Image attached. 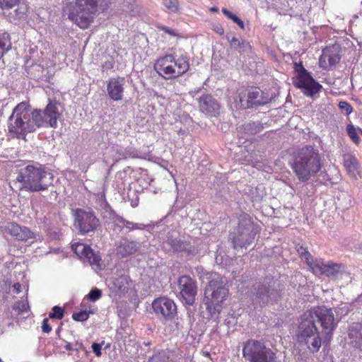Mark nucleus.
Instances as JSON below:
<instances>
[{
	"mask_svg": "<svg viewBox=\"0 0 362 362\" xmlns=\"http://www.w3.org/2000/svg\"><path fill=\"white\" fill-rule=\"evenodd\" d=\"M357 300L362 301V294L358 297Z\"/></svg>",
	"mask_w": 362,
	"mask_h": 362,
	"instance_id": "052dcab7",
	"label": "nucleus"
},
{
	"mask_svg": "<svg viewBox=\"0 0 362 362\" xmlns=\"http://www.w3.org/2000/svg\"><path fill=\"white\" fill-rule=\"evenodd\" d=\"M69 355L74 356V358H79L81 357L80 353L76 354V352H73V351H71V353H70Z\"/></svg>",
	"mask_w": 362,
	"mask_h": 362,
	"instance_id": "13d9d810",
	"label": "nucleus"
},
{
	"mask_svg": "<svg viewBox=\"0 0 362 362\" xmlns=\"http://www.w3.org/2000/svg\"><path fill=\"white\" fill-rule=\"evenodd\" d=\"M112 151L116 153L115 161L121 159H126L129 157H135V152L132 148H124L120 146H115L112 147Z\"/></svg>",
	"mask_w": 362,
	"mask_h": 362,
	"instance_id": "c756f323",
	"label": "nucleus"
},
{
	"mask_svg": "<svg viewBox=\"0 0 362 362\" xmlns=\"http://www.w3.org/2000/svg\"><path fill=\"white\" fill-rule=\"evenodd\" d=\"M346 132L354 144H358L360 143L358 133L362 134V129L361 128H356L352 124H349L346 126Z\"/></svg>",
	"mask_w": 362,
	"mask_h": 362,
	"instance_id": "2f4dec72",
	"label": "nucleus"
},
{
	"mask_svg": "<svg viewBox=\"0 0 362 362\" xmlns=\"http://www.w3.org/2000/svg\"><path fill=\"white\" fill-rule=\"evenodd\" d=\"M189 68L187 56L181 55L175 59L172 54L158 58L153 66L157 74L165 79L175 78L185 74Z\"/></svg>",
	"mask_w": 362,
	"mask_h": 362,
	"instance_id": "1a4fd4ad",
	"label": "nucleus"
},
{
	"mask_svg": "<svg viewBox=\"0 0 362 362\" xmlns=\"http://www.w3.org/2000/svg\"><path fill=\"white\" fill-rule=\"evenodd\" d=\"M264 124L259 121L248 122L238 127V132L246 136L255 135L264 129Z\"/></svg>",
	"mask_w": 362,
	"mask_h": 362,
	"instance_id": "bb28decb",
	"label": "nucleus"
},
{
	"mask_svg": "<svg viewBox=\"0 0 362 362\" xmlns=\"http://www.w3.org/2000/svg\"><path fill=\"white\" fill-rule=\"evenodd\" d=\"M64 310L62 307L55 305L52 308V310L49 314V317L51 319L62 320L64 317Z\"/></svg>",
	"mask_w": 362,
	"mask_h": 362,
	"instance_id": "79ce46f5",
	"label": "nucleus"
},
{
	"mask_svg": "<svg viewBox=\"0 0 362 362\" xmlns=\"http://www.w3.org/2000/svg\"><path fill=\"white\" fill-rule=\"evenodd\" d=\"M142 245V243L133 240L129 236H122L115 243L117 255L122 258L136 254L140 250Z\"/></svg>",
	"mask_w": 362,
	"mask_h": 362,
	"instance_id": "a211bd4d",
	"label": "nucleus"
},
{
	"mask_svg": "<svg viewBox=\"0 0 362 362\" xmlns=\"http://www.w3.org/2000/svg\"><path fill=\"white\" fill-rule=\"evenodd\" d=\"M42 330L45 333H49L52 330V327L48 324L47 318H45L42 321Z\"/></svg>",
	"mask_w": 362,
	"mask_h": 362,
	"instance_id": "3c124183",
	"label": "nucleus"
},
{
	"mask_svg": "<svg viewBox=\"0 0 362 362\" xmlns=\"http://www.w3.org/2000/svg\"><path fill=\"white\" fill-rule=\"evenodd\" d=\"M348 340L350 346L362 351V322L353 323L349 327Z\"/></svg>",
	"mask_w": 362,
	"mask_h": 362,
	"instance_id": "393cba45",
	"label": "nucleus"
},
{
	"mask_svg": "<svg viewBox=\"0 0 362 362\" xmlns=\"http://www.w3.org/2000/svg\"><path fill=\"white\" fill-rule=\"evenodd\" d=\"M344 166L349 172H354L357 169V162L351 156H346L344 159Z\"/></svg>",
	"mask_w": 362,
	"mask_h": 362,
	"instance_id": "58836bf2",
	"label": "nucleus"
},
{
	"mask_svg": "<svg viewBox=\"0 0 362 362\" xmlns=\"http://www.w3.org/2000/svg\"><path fill=\"white\" fill-rule=\"evenodd\" d=\"M39 121L40 119H36L34 110H32L27 103H20L15 107L8 118V132L13 138L25 139L28 133L33 132L38 128L37 122Z\"/></svg>",
	"mask_w": 362,
	"mask_h": 362,
	"instance_id": "7ed1b4c3",
	"label": "nucleus"
},
{
	"mask_svg": "<svg viewBox=\"0 0 362 362\" xmlns=\"http://www.w3.org/2000/svg\"><path fill=\"white\" fill-rule=\"evenodd\" d=\"M223 13L227 16L228 18L231 19L234 23L238 24L242 29L245 28V25L243 21L239 18L236 15L233 14L232 12L228 11L226 8H222Z\"/></svg>",
	"mask_w": 362,
	"mask_h": 362,
	"instance_id": "ea45409f",
	"label": "nucleus"
},
{
	"mask_svg": "<svg viewBox=\"0 0 362 362\" xmlns=\"http://www.w3.org/2000/svg\"><path fill=\"white\" fill-rule=\"evenodd\" d=\"M281 297L280 284L274 279L266 278L253 286L250 298L255 308H263L279 300Z\"/></svg>",
	"mask_w": 362,
	"mask_h": 362,
	"instance_id": "6e6552de",
	"label": "nucleus"
},
{
	"mask_svg": "<svg viewBox=\"0 0 362 362\" xmlns=\"http://www.w3.org/2000/svg\"><path fill=\"white\" fill-rule=\"evenodd\" d=\"M74 226L81 234L94 231L100 226V221L90 210L76 209L74 211Z\"/></svg>",
	"mask_w": 362,
	"mask_h": 362,
	"instance_id": "f8f14e48",
	"label": "nucleus"
},
{
	"mask_svg": "<svg viewBox=\"0 0 362 362\" xmlns=\"http://www.w3.org/2000/svg\"><path fill=\"white\" fill-rule=\"evenodd\" d=\"M152 308L158 317H163L166 320H172L177 312L174 301L165 297L154 300Z\"/></svg>",
	"mask_w": 362,
	"mask_h": 362,
	"instance_id": "f3484780",
	"label": "nucleus"
},
{
	"mask_svg": "<svg viewBox=\"0 0 362 362\" xmlns=\"http://www.w3.org/2000/svg\"><path fill=\"white\" fill-rule=\"evenodd\" d=\"M95 309H90V308L88 310H81L78 313H74L72 315V318L74 320L77 321V322H84L88 319L90 314H93V313H95Z\"/></svg>",
	"mask_w": 362,
	"mask_h": 362,
	"instance_id": "f704fd0d",
	"label": "nucleus"
},
{
	"mask_svg": "<svg viewBox=\"0 0 362 362\" xmlns=\"http://www.w3.org/2000/svg\"><path fill=\"white\" fill-rule=\"evenodd\" d=\"M211 11H213V12H216L218 11V8L216 7H212L211 8Z\"/></svg>",
	"mask_w": 362,
	"mask_h": 362,
	"instance_id": "bf43d9fd",
	"label": "nucleus"
},
{
	"mask_svg": "<svg viewBox=\"0 0 362 362\" xmlns=\"http://www.w3.org/2000/svg\"><path fill=\"white\" fill-rule=\"evenodd\" d=\"M13 288H14V289L16 291V293H19L21 291V285L20 284H18V283L15 284L13 285Z\"/></svg>",
	"mask_w": 362,
	"mask_h": 362,
	"instance_id": "4d7b16f0",
	"label": "nucleus"
},
{
	"mask_svg": "<svg viewBox=\"0 0 362 362\" xmlns=\"http://www.w3.org/2000/svg\"><path fill=\"white\" fill-rule=\"evenodd\" d=\"M259 232V226L252 221L248 214H243L239 217L238 226L230 233L229 240H231L234 249H247L254 243Z\"/></svg>",
	"mask_w": 362,
	"mask_h": 362,
	"instance_id": "0eeeda50",
	"label": "nucleus"
},
{
	"mask_svg": "<svg viewBox=\"0 0 362 362\" xmlns=\"http://www.w3.org/2000/svg\"><path fill=\"white\" fill-rule=\"evenodd\" d=\"M163 248L168 252H186L188 254L192 252V247L189 243L171 235H168L166 240L164 241Z\"/></svg>",
	"mask_w": 362,
	"mask_h": 362,
	"instance_id": "4be33fe9",
	"label": "nucleus"
},
{
	"mask_svg": "<svg viewBox=\"0 0 362 362\" xmlns=\"http://www.w3.org/2000/svg\"><path fill=\"white\" fill-rule=\"evenodd\" d=\"M16 6L17 7L13 11L8 12V14H6V12H4L7 19L11 23H16V21L25 18L26 15V6L18 5V4Z\"/></svg>",
	"mask_w": 362,
	"mask_h": 362,
	"instance_id": "cd10ccee",
	"label": "nucleus"
},
{
	"mask_svg": "<svg viewBox=\"0 0 362 362\" xmlns=\"http://www.w3.org/2000/svg\"><path fill=\"white\" fill-rule=\"evenodd\" d=\"M92 349H93V351L95 354V355L97 356H101L102 353H101V344H100L94 342L92 344Z\"/></svg>",
	"mask_w": 362,
	"mask_h": 362,
	"instance_id": "603ef678",
	"label": "nucleus"
},
{
	"mask_svg": "<svg viewBox=\"0 0 362 362\" xmlns=\"http://www.w3.org/2000/svg\"><path fill=\"white\" fill-rule=\"evenodd\" d=\"M19 0H0V9L4 11H10L18 4Z\"/></svg>",
	"mask_w": 362,
	"mask_h": 362,
	"instance_id": "a19ab883",
	"label": "nucleus"
},
{
	"mask_svg": "<svg viewBox=\"0 0 362 362\" xmlns=\"http://www.w3.org/2000/svg\"><path fill=\"white\" fill-rule=\"evenodd\" d=\"M133 172V169L129 166H127L123 170L118 171L115 177L116 186L119 188L124 186V183L130 179V175Z\"/></svg>",
	"mask_w": 362,
	"mask_h": 362,
	"instance_id": "c85d7f7f",
	"label": "nucleus"
},
{
	"mask_svg": "<svg viewBox=\"0 0 362 362\" xmlns=\"http://www.w3.org/2000/svg\"><path fill=\"white\" fill-rule=\"evenodd\" d=\"M124 78L117 76L110 78L107 84V95L115 101L121 100L123 98Z\"/></svg>",
	"mask_w": 362,
	"mask_h": 362,
	"instance_id": "aec40b11",
	"label": "nucleus"
},
{
	"mask_svg": "<svg viewBox=\"0 0 362 362\" xmlns=\"http://www.w3.org/2000/svg\"><path fill=\"white\" fill-rule=\"evenodd\" d=\"M294 69L298 76L293 84L301 89L305 95L312 97L322 89V86L312 77L301 63H295Z\"/></svg>",
	"mask_w": 362,
	"mask_h": 362,
	"instance_id": "9b49d317",
	"label": "nucleus"
},
{
	"mask_svg": "<svg viewBox=\"0 0 362 362\" xmlns=\"http://www.w3.org/2000/svg\"><path fill=\"white\" fill-rule=\"evenodd\" d=\"M271 97L258 87H249L239 96L240 107L243 109L264 105L269 103Z\"/></svg>",
	"mask_w": 362,
	"mask_h": 362,
	"instance_id": "4468645a",
	"label": "nucleus"
},
{
	"mask_svg": "<svg viewBox=\"0 0 362 362\" xmlns=\"http://www.w3.org/2000/svg\"><path fill=\"white\" fill-rule=\"evenodd\" d=\"M226 38L230 44V48L238 51L240 54H248L251 52L250 44L242 39L228 34Z\"/></svg>",
	"mask_w": 362,
	"mask_h": 362,
	"instance_id": "a878e982",
	"label": "nucleus"
},
{
	"mask_svg": "<svg viewBox=\"0 0 362 362\" xmlns=\"http://www.w3.org/2000/svg\"><path fill=\"white\" fill-rule=\"evenodd\" d=\"M11 45L9 34L0 31V59L11 49Z\"/></svg>",
	"mask_w": 362,
	"mask_h": 362,
	"instance_id": "7c9ffc66",
	"label": "nucleus"
},
{
	"mask_svg": "<svg viewBox=\"0 0 362 362\" xmlns=\"http://www.w3.org/2000/svg\"><path fill=\"white\" fill-rule=\"evenodd\" d=\"M169 351H162L153 355L148 362H174Z\"/></svg>",
	"mask_w": 362,
	"mask_h": 362,
	"instance_id": "473e14b6",
	"label": "nucleus"
},
{
	"mask_svg": "<svg viewBox=\"0 0 362 362\" xmlns=\"http://www.w3.org/2000/svg\"><path fill=\"white\" fill-rule=\"evenodd\" d=\"M36 235L31 231L28 227L22 226L21 232L18 237V240L26 241L30 239H35Z\"/></svg>",
	"mask_w": 362,
	"mask_h": 362,
	"instance_id": "c9c22d12",
	"label": "nucleus"
},
{
	"mask_svg": "<svg viewBox=\"0 0 362 362\" xmlns=\"http://www.w3.org/2000/svg\"><path fill=\"white\" fill-rule=\"evenodd\" d=\"M341 57L339 54L338 47L333 46L327 47L322 51L320 57V66L323 69H329L336 65L340 61Z\"/></svg>",
	"mask_w": 362,
	"mask_h": 362,
	"instance_id": "b1692460",
	"label": "nucleus"
},
{
	"mask_svg": "<svg viewBox=\"0 0 362 362\" xmlns=\"http://www.w3.org/2000/svg\"><path fill=\"white\" fill-rule=\"evenodd\" d=\"M21 227V226L16 223H8L5 227V230L6 233L18 239Z\"/></svg>",
	"mask_w": 362,
	"mask_h": 362,
	"instance_id": "4c0bfd02",
	"label": "nucleus"
},
{
	"mask_svg": "<svg viewBox=\"0 0 362 362\" xmlns=\"http://www.w3.org/2000/svg\"><path fill=\"white\" fill-rule=\"evenodd\" d=\"M163 4L169 13H176L180 11L178 0H163Z\"/></svg>",
	"mask_w": 362,
	"mask_h": 362,
	"instance_id": "e433bc0d",
	"label": "nucleus"
},
{
	"mask_svg": "<svg viewBox=\"0 0 362 362\" xmlns=\"http://www.w3.org/2000/svg\"><path fill=\"white\" fill-rule=\"evenodd\" d=\"M28 308L29 306L27 300L18 301L16 303H15L14 305L13 306V309L14 310H17L19 314L27 312Z\"/></svg>",
	"mask_w": 362,
	"mask_h": 362,
	"instance_id": "37998d69",
	"label": "nucleus"
},
{
	"mask_svg": "<svg viewBox=\"0 0 362 362\" xmlns=\"http://www.w3.org/2000/svg\"><path fill=\"white\" fill-rule=\"evenodd\" d=\"M34 114L37 121L38 128L40 127H51L56 129L58 127V119L61 117L57 103L49 100L46 107L42 110L38 109L34 110Z\"/></svg>",
	"mask_w": 362,
	"mask_h": 362,
	"instance_id": "ddd939ff",
	"label": "nucleus"
},
{
	"mask_svg": "<svg viewBox=\"0 0 362 362\" xmlns=\"http://www.w3.org/2000/svg\"><path fill=\"white\" fill-rule=\"evenodd\" d=\"M71 248L74 253L81 259L87 261L95 269H101V258L95 254L90 246L83 243H75Z\"/></svg>",
	"mask_w": 362,
	"mask_h": 362,
	"instance_id": "dca6fc26",
	"label": "nucleus"
},
{
	"mask_svg": "<svg viewBox=\"0 0 362 362\" xmlns=\"http://www.w3.org/2000/svg\"><path fill=\"white\" fill-rule=\"evenodd\" d=\"M214 30L218 35H223L224 33V30L220 25H216L214 26Z\"/></svg>",
	"mask_w": 362,
	"mask_h": 362,
	"instance_id": "864d4df0",
	"label": "nucleus"
},
{
	"mask_svg": "<svg viewBox=\"0 0 362 362\" xmlns=\"http://www.w3.org/2000/svg\"><path fill=\"white\" fill-rule=\"evenodd\" d=\"M0 362H1V359L0 358Z\"/></svg>",
	"mask_w": 362,
	"mask_h": 362,
	"instance_id": "680f3d73",
	"label": "nucleus"
},
{
	"mask_svg": "<svg viewBox=\"0 0 362 362\" xmlns=\"http://www.w3.org/2000/svg\"><path fill=\"white\" fill-rule=\"evenodd\" d=\"M180 295L185 304L192 305L197 294V284L189 275H182L177 280Z\"/></svg>",
	"mask_w": 362,
	"mask_h": 362,
	"instance_id": "2eb2a0df",
	"label": "nucleus"
},
{
	"mask_svg": "<svg viewBox=\"0 0 362 362\" xmlns=\"http://www.w3.org/2000/svg\"><path fill=\"white\" fill-rule=\"evenodd\" d=\"M317 322H320L323 333L328 339L332 337L338 324L332 310L326 307L315 308L300 316L297 341L300 346H305L312 353L317 352L322 344V339L316 325Z\"/></svg>",
	"mask_w": 362,
	"mask_h": 362,
	"instance_id": "f257e3e1",
	"label": "nucleus"
},
{
	"mask_svg": "<svg viewBox=\"0 0 362 362\" xmlns=\"http://www.w3.org/2000/svg\"><path fill=\"white\" fill-rule=\"evenodd\" d=\"M209 282L205 289L204 303L211 317L219 313L221 303L228 294L229 286L226 278L218 274H210Z\"/></svg>",
	"mask_w": 362,
	"mask_h": 362,
	"instance_id": "423d86ee",
	"label": "nucleus"
},
{
	"mask_svg": "<svg viewBox=\"0 0 362 362\" xmlns=\"http://www.w3.org/2000/svg\"><path fill=\"white\" fill-rule=\"evenodd\" d=\"M110 0H76L75 4L66 7L68 18L80 28L86 29L98 11L107 9Z\"/></svg>",
	"mask_w": 362,
	"mask_h": 362,
	"instance_id": "20e7f679",
	"label": "nucleus"
},
{
	"mask_svg": "<svg viewBox=\"0 0 362 362\" xmlns=\"http://www.w3.org/2000/svg\"><path fill=\"white\" fill-rule=\"evenodd\" d=\"M113 230L120 233L124 227L129 232L134 230H144L151 227L150 224L134 223L124 219L122 216L114 214L112 217Z\"/></svg>",
	"mask_w": 362,
	"mask_h": 362,
	"instance_id": "412c9836",
	"label": "nucleus"
},
{
	"mask_svg": "<svg viewBox=\"0 0 362 362\" xmlns=\"http://www.w3.org/2000/svg\"><path fill=\"white\" fill-rule=\"evenodd\" d=\"M313 265L312 271L315 274H325L332 279L341 277L344 274L341 264H335L331 262L327 264L318 260L317 263H311Z\"/></svg>",
	"mask_w": 362,
	"mask_h": 362,
	"instance_id": "6ab92c4d",
	"label": "nucleus"
},
{
	"mask_svg": "<svg viewBox=\"0 0 362 362\" xmlns=\"http://www.w3.org/2000/svg\"><path fill=\"white\" fill-rule=\"evenodd\" d=\"M243 355L250 362H279L276 354L270 348L255 339H249L244 344Z\"/></svg>",
	"mask_w": 362,
	"mask_h": 362,
	"instance_id": "9d476101",
	"label": "nucleus"
},
{
	"mask_svg": "<svg viewBox=\"0 0 362 362\" xmlns=\"http://www.w3.org/2000/svg\"><path fill=\"white\" fill-rule=\"evenodd\" d=\"M197 272L199 276L200 279H204V275H206V279L209 281V277L210 276V274H214L215 273H209L206 272L203 267H199L197 268Z\"/></svg>",
	"mask_w": 362,
	"mask_h": 362,
	"instance_id": "de8ad7c7",
	"label": "nucleus"
},
{
	"mask_svg": "<svg viewBox=\"0 0 362 362\" xmlns=\"http://www.w3.org/2000/svg\"><path fill=\"white\" fill-rule=\"evenodd\" d=\"M74 345L71 344L70 342H66V344L64 346V349L66 350H69L71 351H73Z\"/></svg>",
	"mask_w": 362,
	"mask_h": 362,
	"instance_id": "6e6d98bb",
	"label": "nucleus"
},
{
	"mask_svg": "<svg viewBox=\"0 0 362 362\" xmlns=\"http://www.w3.org/2000/svg\"><path fill=\"white\" fill-rule=\"evenodd\" d=\"M158 28L162 31H164L165 33H167L171 36L177 37L179 35L178 33L175 30L171 29L167 26L160 25L158 27Z\"/></svg>",
	"mask_w": 362,
	"mask_h": 362,
	"instance_id": "49530a36",
	"label": "nucleus"
},
{
	"mask_svg": "<svg viewBox=\"0 0 362 362\" xmlns=\"http://www.w3.org/2000/svg\"><path fill=\"white\" fill-rule=\"evenodd\" d=\"M216 262L218 264H227V262L226 261V262H223V257L221 256L220 255H217L216 257Z\"/></svg>",
	"mask_w": 362,
	"mask_h": 362,
	"instance_id": "5fc2aeb1",
	"label": "nucleus"
},
{
	"mask_svg": "<svg viewBox=\"0 0 362 362\" xmlns=\"http://www.w3.org/2000/svg\"><path fill=\"white\" fill-rule=\"evenodd\" d=\"M295 175L301 182H306L315 176L321 169L320 156L318 150L306 146L299 150L295 156L291 165Z\"/></svg>",
	"mask_w": 362,
	"mask_h": 362,
	"instance_id": "39448f33",
	"label": "nucleus"
},
{
	"mask_svg": "<svg viewBox=\"0 0 362 362\" xmlns=\"http://www.w3.org/2000/svg\"><path fill=\"white\" fill-rule=\"evenodd\" d=\"M81 351H83L85 354H86V349L84 347L83 344L82 343L76 342L74 345L73 352H76V354H78Z\"/></svg>",
	"mask_w": 362,
	"mask_h": 362,
	"instance_id": "8fccbe9b",
	"label": "nucleus"
},
{
	"mask_svg": "<svg viewBox=\"0 0 362 362\" xmlns=\"http://www.w3.org/2000/svg\"><path fill=\"white\" fill-rule=\"evenodd\" d=\"M338 106H339V108L341 111H344L345 112V114L347 115H350L353 111V108H352L351 105L346 101H340L339 103Z\"/></svg>",
	"mask_w": 362,
	"mask_h": 362,
	"instance_id": "a18cd8bd",
	"label": "nucleus"
},
{
	"mask_svg": "<svg viewBox=\"0 0 362 362\" xmlns=\"http://www.w3.org/2000/svg\"><path fill=\"white\" fill-rule=\"evenodd\" d=\"M102 296V291L99 288H93L91 289L89 293L88 294V298L91 301H96L98 300Z\"/></svg>",
	"mask_w": 362,
	"mask_h": 362,
	"instance_id": "c03bdc74",
	"label": "nucleus"
},
{
	"mask_svg": "<svg viewBox=\"0 0 362 362\" xmlns=\"http://www.w3.org/2000/svg\"><path fill=\"white\" fill-rule=\"evenodd\" d=\"M16 180L20 184V190L37 192L47 190L52 185L54 176L44 165L32 162L19 170Z\"/></svg>",
	"mask_w": 362,
	"mask_h": 362,
	"instance_id": "f03ea898",
	"label": "nucleus"
},
{
	"mask_svg": "<svg viewBox=\"0 0 362 362\" xmlns=\"http://www.w3.org/2000/svg\"><path fill=\"white\" fill-rule=\"evenodd\" d=\"M298 252L300 255V257L303 259H305L306 261L307 264L309 266V267L313 269V265L311 263H317L318 260H314L312 258V256L310 253L308 252L307 248L304 247L303 246L299 247L298 249Z\"/></svg>",
	"mask_w": 362,
	"mask_h": 362,
	"instance_id": "72a5a7b5",
	"label": "nucleus"
},
{
	"mask_svg": "<svg viewBox=\"0 0 362 362\" xmlns=\"http://www.w3.org/2000/svg\"><path fill=\"white\" fill-rule=\"evenodd\" d=\"M132 195L133 197H135L134 199H132L131 200V205L132 207H136L138 206L139 204V197L136 194V191H132V192H129L128 193V198H129V201H130V196Z\"/></svg>",
	"mask_w": 362,
	"mask_h": 362,
	"instance_id": "09e8293b",
	"label": "nucleus"
},
{
	"mask_svg": "<svg viewBox=\"0 0 362 362\" xmlns=\"http://www.w3.org/2000/svg\"><path fill=\"white\" fill-rule=\"evenodd\" d=\"M199 106L201 112L209 117L218 114L220 105L211 95H204L199 98Z\"/></svg>",
	"mask_w": 362,
	"mask_h": 362,
	"instance_id": "5701e85b",
	"label": "nucleus"
}]
</instances>
